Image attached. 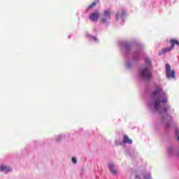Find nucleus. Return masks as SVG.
<instances>
[{
	"instance_id": "obj_1",
	"label": "nucleus",
	"mask_w": 179,
	"mask_h": 179,
	"mask_svg": "<svg viewBox=\"0 0 179 179\" xmlns=\"http://www.w3.org/2000/svg\"><path fill=\"white\" fill-rule=\"evenodd\" d=\"M160 93H162V87H157L156 90L153 92L152 96L155 103V108L159 111V114H162L163 112L160 110V104L162 103H167V97L160 96Z\"/></svg>"
},
{
	"instance_id": "obj_2",
	"label": "nucleus",
	"mask_w": 179,
	"mask_h": 179,
	"mask_svg": "<svg viewBox=\"0 0 179 179\" xmlns=\"http://www.w3.org/2000/svg\"><path fill=\"white\" fill-rule=\"evenodd\" d=\"M145 65L146 68L142 70L141 76L143 79L150 80V79L152 78V71H150V69H152V62L150 61V59L147 58L145 59Z\"/></svg>"
},
{
	"instance_id": "obj_3",
	"label": "nucleus",
	"mask_w": 179,
	"mask_h": 179,
	"mask_svg": "<svg viewBox=\"0 0 179 179\" xmlns=\"http://www.w3.org/2000/svg\"><path fill=\"white\" fill-rule=\"evenodd\" d=\"M166 78H168V79H174V78H176V71L174 70L171 71V66H170V64H166Z\"/></svg>"
},
{
	"instance_id": "obj_4",
	"label": "nucleus",
	"mask_w": 179,
	"mask_h": 179,
	"mask_svg": "<svg viewBox=\"0 0 179 179\" xmlns=\"http://www.w3.org/2000/svg\"><path fill=\"white\" fill-rule=\"evenodd\" d=\"M111 19V13L110 10H105L103 11V17L101 18V23H107Z\"/></svg>"
},
{
	"instance_id": "obj_5",
	"label": "nucleus",
	"mask_w": 179,
	"mask_h": 179,
	"mask_svg": "<svg viewBox=\"0 0 179 179\" xmlns=\"http://www.w3.org/2000/svg\"><path fill=\"white\" fill-rule=\"evenodd\" d=\"M99 17H100V13L97 12L92 13V14L90 15V19L92 22H97Z\"/></svg>"
},
{
	"instance_id": "obj_6",
	"label": "nucleus",
	"mask_w": 179,
	"mask_h": 179,
	"mask_svg": "<svg viewBox=\"0 0 179 179\" xmlns=\"http://www.w3.org/2000/svg\"><path fill=\"white\" fill-rule=\"evenodd\" d=\"M108 167L112 174H113V176H117V170H115V166H114V164L113 163L109 164Z\"/></svg>"
},
{
	"instance_id": "obj_7",
	"label": "nucleus",
	"mask_w": 179,
	"mask_h": 179,
	"mask_svg": "<svg viewBox=\"0 0 179 179\" xmlns=\"http://www.w3.org/2000/svg\"><path fill=\"white\" fill-rule=\"evenodd\" d=\"M173 48L171 46L169 48H165L162 50V52L159 53V55H162V54H166V52H170V51H172Z\"/></svg>"
},
{
	"instance_id": "obj_8",
	"label": "nucleus",
	"mask_w": 179,
	"mask_h": 179,
	"mask_svg": "<svg viewBox=\"0 0 179 179\" xmlns=\"http://www.w3.org/2000/svg\"><path fill=\"white\" fill-rule=\"evenodd\" d=\"M0 171H4L5 173H9V171H11V169H10V167H9V166H1Z\"/></svg>"
},
{
	"instance_id": "obj_9",
	"label": "nucleus",
	"mask_w": 179,
	"mask_h": 179,
	"mask_svg": "<svg viewBox=\"0 0 179 179\" xmlns=\"http://www.w3.org/2000/svg\"><path fill=\"white\" fill-rule=\"evenodd\" d=\"M169 43L171 44V48H174V45L176 44V45L179 46V41L178 40L176 39H171L169 41Z\"/></svg>"
},
{
	"instance_id": "obj_10",
	"label": "nucleus",
	"mask_w": 179,
	"mask_h": 179,
	"mask_svg": "<svg viewBox=\"0 0 179 179\" xmlns=\"http://www.w3.org/2000/svg\"><path fill=\"white\" fill-rule=\"evenodd\" d=\"M123 143H132V140L128 137V136L124 135L123 137Z\"/></svg>"
},
{
	"instance_id": "obj_11",
	"label": "nucleus",
	"mask_w": 179,
	"mask_h": 179,
	"mask_svg": "<svg viewBox=\"0 0 179 179\" xmlns=\"http://www.w3.org/2000/svg\"><path fill=\"white\" fill-rule=\"evenodd\" d=\"M97 3H99V0L92 2L90 6H88V9H92V8H94Z\"/></svg>"
},
{
	"instance_id": "obj_12",
	"label": "nucleus",
	"mask_w": 179,
	"mask_h": 179,
	"mask_svg": "<svg viewBox=\"0 0 179 179\" xmlns=\"http://www.w3.org/2000/svg\"><path fill=\"white\" fill-rule=\"evenodd\" d=\"M145 179H151L150 174L148 173L146 176H144Z\"/></svg>"
},
{
	"instance_id": "obj_13",
	"label": "nucleus",
	"mask_w": 179,
	"mask_h": 179,
	"mask_svg": "<svg viewBox=\"0 0 179 179\" xmlns=\"http://www.w3.org/2000/svg\"><path fill=\"white\" fill-rule=\"evenodd\" d=\"M72 162H73V163H74V164H76V163H78V161L76 160V158H75V157L72 158Z\"/></svg>"
},
{
	"instance_id": "obj_14",
	"label": "nucleus",
	"mask_w": 179,
	"mask_h": 179,
	"mask_svg": "<svg viewBox=\"0 0 179 179\" xmlns=\"http://www.w3.org/2000/svg\"><path fill=\"white\" fill-rule=\"evenodd\" d=\"M162 112L164 113V114H167V108H163Z\"/></svg>"
},
{
	"instance_id": "obj_15",
	"label": "nucleus",
	"mask_w": 179,
	"mask_h": 179,
	"mask_svg": "<svg viewBox=\"0 0 179 179\" xmlns=\"http://www.w3.org/2000/svg\"><path fill=\"white\" fill-rule=\"evenodd\" d=\"M118 19H120V14H119V13H117L116 14V20H118Z\"/></svg>"
},
{
	"instance_id": "obj_16",
	"label": "nucleus",
	"mask_w": 179,
	"mask_h": 179,
	"mask_svg": "<svg viewBox=\"0 0 179 179\" xmlns=\"http://www.w3.org/2000/svg\"><path fill=\"white\" fill-rule=\"evenodd\" d=\"M178 134H179V131L178 130H176V136H178Z\"/></svg>"
},
{
	"instance_id": "obj_17",
	"label": "nucleus",
	"mask_w": 179,
	"mask_h": 179,
	"mask_svg": "<svg viewBox=\"0 0 179 179\" xmlns=\"http://www.w3.org/2000/svg\"><path fill=\"white\" fill-rule=\"evenodd\" d=\"M169 152L171 153V152H173V148H169Z\"/></svg>"
},
{
	"instance_id": "obj_18",
	"label": "nucleus",
	"mask_w": 179,
	"mask_h": 179,
	"mask_svg": "<svg viewBox=\"0 0 179 179\" xmlns=\"http://www.w3.org/2000/svg\"><path fill=\"white\" fill-rule=\"evenodd\" d=\"M136 179H141V178H139V176H138V175H136Z\"/></svg>"
},
{
	"instance_id": "obj_19",
	"label": "nucleus",
	"mask_w": 179,
	"mask_h": 179,
	"mask_svg": "<svg viewBox=\"0 0 179 179\" xmlns=\"http://www.w3.org/2000/svg\"><path fill=\"white\" fill-rule=\"evenodd\" d=\"M122 13H123V15H124V13H126L125 10H123Z\"/></svg>"
},
{
	"instance_id": "obj_20",
	"label": "nucleus",
	"mask_w": 179,
	"mask_h": 179,
	"mask_svg": "<svg viewBox=\"0 0 179 179\" xmlns=\"http://www.w3.org/2000/svg\"><path fill=\"white\" fill-rule=\"evenodd\" d=\"M178 141H179V136H178Z\"/></svg>"
},
{
	"instance_id": "obj_21",
	"label": "nucleus",
	"mask_w": 179,
	"mask_h": 179,
	"mask_svg": "<svg viewBox=\"0 0 179 179\" xmlns=\"http://www.w3.org/2000/svg\"><path fill=\"white\" fill-rule=\"evenodd\" d=\"M94 40H96V38H94Z\"/></svg>"
}]
</instances>
